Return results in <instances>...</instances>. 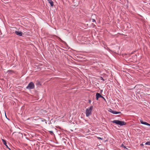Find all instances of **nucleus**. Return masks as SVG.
<instances>
[{"instance_id": "obj_1", "label": "nucleus", "mask_w": 150, "mask_h": 150, "mask_svg": "<svg viewBox=\"0 0 150 150\" xmlns=\"http://www.w3.org/2000/svg\"><path fill=\"white\" fill-rule=\"evenodd\" d=\"M93 108V106H91L86 109L85 113L86 117H88L91 115Z\"/></svg>"}, {"instance_id": "obj_2", "label": "nucleus", "mask_w": 150, "mask_h": 150, "mask_svg": "<svg viewBox=\"0 0 150 150\" xmlns=\"http://www.w3.org/2000/svg\"><path fill=\"white\" fill-rule=\"evenodd\" d=\"M112 122L120 126L125 125L126 124V123L125 122L117 120H114L112 121Z\"/></svg>"}, {"instance_id": "obj_3", "label": "nucleus", "mask_w": 150, "mask_h": 150, "mask_svg": "<svg viewBox=\"0 0 150 150\" xmlns=\"http://www.w3.org/2000/svg\"><path fill=\"white\" fill-rule=\"evenodd\" d=\"M34 86H35L34 83L33 82H31L28 85L26 88L27 89L30 90L33 89Z\"/></svg>"}, {"instance_id": "obj_4", "label": "nucleus", "mask_w": 150, "mask_h": 150, "mask_svg": "<svg viewBox=\"0 0 150 150\" xmlns=\"http://www.w3.org/2000/svg\"><path fill=\"white\" fill-rule=\"evenodd\" d=\"M96 99L97 100H98L99 98H101L105 100V98L102 96H101L99 93H97L96 94Z\"/></svg>"}, {"instance_id": "obj_5", "label": "nucleus", "mask_w": 150, "mask_h": 150, "mask_svg": "<svg viewBox=\"0 0 150 150\" xmlns=\"http://www.w3.org/2000/svg\"><path fill=\"white\" fill-rule=\"evenodd\" d=\"M109 111L110 112H111V113L114 114H117L121 113V112H117L111 109H109Z\"/></svg>"}, {"instance_id": "obj_6", "label": "nucleus", "mask_w": 150, "mask_h": 150, "mask_svg": "<svg viewBox=\"0 0 150 150\" xmlns=\"http://www.w3.org/2000/svg\"><path fill=\"white\" fill-rule=\"evenodd\" d=\"M15 33L17 35H18L19 36H22V33L20 31H16L15 32Z\"/></svg>"}, {"instance_id": "obj_7", "label": "nucleus", "mask_w": 150, "mask_h": 150, "mask_svg": "<svg viewBox=\"0 0 150 150\" xmlns=\"http://www.w3.org/2000/svg\"><path fill=\"white\" fill-rule=\"evenodd\" d=\"M140 121L141 123V124H144V125H148V126H150V124H148V123H147V122H143L142 120H140Z\"/></svg>"}, {"instance_id": "obj_8", "label": "nucleus", "mask_w": 150, "mask_h": 150, "mask_svg": "<svg viewBox=\"0 0 150 150\" xmlns=\"http://www.w3.org/2000/svg\"><path fill=\"white\" fill-rule=\"evenodd\" d=\"M50 3L51 6H53V2L51 0H47Z\"/></svg>"}, {"instance_id": "obj_9", "label": "nucleus", "mask_w": 150, "mask_h": 150, "mask_svg": "<svg viewBox=\"0 0 150 150\" xmlns=\"http://www.w3.org/2000/svg\"><path fill=\"white\" fill-rule=\"evenodd\" d=\"M2 141L3 142L4 144H5L7 147H8V146L6 145V141H5V140H4V139H2Z\"/></svg>"}, {"instance_id": "obj_10", "label": "nucleus", "mask_w": 150, "mask_h": 150, "mask_svg": "<svg viewBox=\"0 0 150 150\" xmlns=\"http://www.w3.org/2000/svg\"><path fill=\"white\" fill-rule=\"evenodd\" d=\"M146 145H150V141H148L145 143Z\"/></svg>"}, {"instance_id": "obj_11", "label": "nucleus", "mask_w": 150, "mask_h": 150, "mask_svg": "<svg viewBox=\"0 0 150 150\" xmlns=\"http://www.w3.org/2000/svg\"><path fill=\"white\" fill-rule=\"evenodd\" d=\"M121 146L122 147L124 148L127 149L125 147V146H124L123 144H122Z\"/></svg>"}, {"instance_id": "obj_12", "label": "nucleus", "mask_w": 150, "mask_h": 150, "mask_svg": "<svg viewBox=\"0 0 150 150\" xmlns=\"http://www.w3.org/2000/svg\"><path fill=\"white\" fill-rule=\"evenodd\" d=\"M49 132H50V133L51 134H53V132L52 131H50Z\"/></svg>"}, {"instance_id": "obj_13", "label": "nucleus", "mask_w": 150, "mask_h": 150, "mask_svg": "<svg viewBox=\"0 0 150 150\" xmlns=\"http://www.w3.org/2000/svg\"><path fill=\"white\" fill-rule=\"evenodd\" d=\"M96 21H95V19H92V22H95Z\"/></svg>"}, {"instance_id": "obj_14", "label": "nucleus", "mask_w": 150, "mask_h": 150, "mask_svg": "<svg viewBox=\"0 0 150 150\" xmlns=\"http://www.w3.org/2000/svg\"><path fill=\"white\" fill-rule=\"evenodd\" d=\"M98 138L99 139H102L100 137H98Z\"/></svg>"}, {"instance_id": "obj_15", "label": "nucleus", "mask_w": 150, "mask_h": 150, "mask_svg": "<svg viewBox=\"0 0 150 150\" xmlns=\"http://www.w3.org/2000/svg\"><path fill=\"white\" fill-rule=\"evenodd\" d=\"M101 91H102H102H103V90H101Z\"/></svg>"}, {"instance_id": "obj_16", "label": "nucleus", "mask_w": 150, "mask_h": 150, "mask_svg": "<svg viewBox=\"0 0 150 150\" xmlns=\"http://www.w3.org/2000/svg\"><path fill=\"white\" fill-rule=\"evenodd\" d=\"M102 79L103 80V78H102Z\"/></svg>"}]
</instances>
